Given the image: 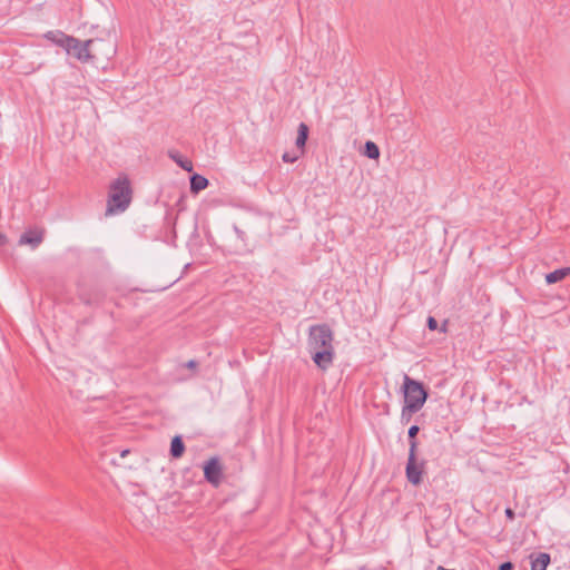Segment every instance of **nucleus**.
I'll return each instance as SVG.
<instances>
[{
  "label": "nucleus",
  "mask_w": 570,
  "mask_h": 570,
  "mask_svg": "<svg viewBox=\"0 0 570 570\" xmlns=\"http://www.w3.org/2000/svg\"><path fill=\"white\" fill-rule=\"evenodd\" d=\"M205 480L214 487H218L223 479V468L218 456L207 460L204 465Z\"/></svg>",
  "instance_id": "obj_6"
},
{
  "label": "nucleus",
  "mask_w": 570,
  "mask_h": 570,
  "mask_svg": "<svg viewBox=\"0 0 570 570\" xmlns=\"http://www.w3.org/2000/svg\"><path fill=\"white\" fill-rule=\"evenodd\" d=\"M132 198L130 180L126 175L117 177L109 186L106 215L125 212Z\"/></svg>",
  "instance_id": "obj_2"
},
{
  "label": "nucleus",
  "mask_w": 570,
  "mask_h": 570,
  "mask_svg": "<svg viewBox=\"0 0 570 570\" xmlns=\"http://www.w3.org/2000/svg\"><path fill=\"white\" fill-rule=\"evenodd\" d=\"M570 275V267H562L554 269L553 272H550L546 275V282L547 284H556L562 279H564L567 276Z\"/></svg>",
  "instance_id": "obj_13"
},
{
  "label": "nucleus",
  "mask_w": 570,
  "mask_h": 570,
  "mask_svg": "<svg viewBox=\"0 0 570 570\" xmlns=\"http://www.w3.org/2000/svg\"><path fill=\"white\" fill-rule=\"evenodd\" d=\"M234 232L236 233L237 237L242 240L245 239V232H243L239 227L234 226Z\"/></svg>",
  "instance_id": "obj_22"
},
{
  "label": "nucleus",
  "mask_w": 570,
  "mask_h": 570,
  "mask_svg": "<svg viewBox=\"0 0 570 570\" xmlns=\"http://www.w3.org/2000/svg\"><path fill=\"white\" fill-rule=\"evenodd\" d=\"M439 568H440L441 570H455V569H445V568H444V567H442V566H439Z\"/></svg>",
  "instance_id": "obj_27"
},
{
  "label": "nucleus",
  "mask_w": 570,
  "mask_h": 570,
  "mask_svg": "<svg viewBox=\"0 0 570 570\" xmlns=\"http://www.w3.org/2000/svg\"><path fill=\"white\" fill-rule=\"evenodd\" d=\"M333 341V331L328 324H315L309 327L308 353L315 365L322 371H326L333 364L335 357Z\"/></svg>",
  "instance_id": "obj_1"
},
{
  "label": "nucleus",
  "mask_w": 570,
  "mask_h": 570,
  "mask_svg": "<svg viewBox=\"0 0 570 570\" xmlns=\"http://www.w3.org/2000/svg\"><path fill=\"white\" fill-rule=\"evenodd\" d=\"M426 327L430 330V331H435L439 328V324H438V321L435 317L433 316H429L426 318Z\"/></svg>",
  "instance_id": "obj_18"
},
{
  "label": "nucleus",
  "mask_w": 570,
  "mask_h": 570,
  "mask_svg": "<svg viewBox=\"0 0 570 570\" xmlns=\"http://www.w3.org/2000/svg\"><path fill=\"white\" fill-rule=\"evenodd\" d=\"M168 156L184 170H193V163L189 159L184 158L177 150H169Z\"/></svg>",
  "instance_id": "obj_14"
},
{
  "label": "nucleus",
  "mask_w": 570,
  "mask_h": 570,
  "mask_svg": "<svg viewBox=\"0 0 570 570\" xmlns=\"http://www.w3.org/2000/svg\"><path fill=\"white\" fill-rule=\"evenodd\" d=\"M115 48L112 46H110V49L108 50V52H106V57L109 58L110 56H112L115 53Z\"/></svg>",
  "instance_id": "obj_26"
},
{
  "label": "nucleus",
  "mask_w": 570,
  "mask_h": 570,
  "mask_svg": "<svg viewBox=\"0 0 570 570\" xmlns=\"http://www.w3.org/2000/svg\"><path fill=\"white\" fill-rule=\"evenodd\" d=\"M45 238V229L29 228L20 235L18 240L19 245H29L31 248H37Z\"/></svg>",
  "instance_id": "obj_7"
},
{
  "label": "nucleus",
  "mask_w": 570,
  "mask_h": 570,
  "mask_svg": "<svg viewBox=\"0 0 570 570\" xmlns=\"http://www.w3.org/2000/svg\"><path fill=\"white\" fill-rule=\"evenodd\" d=\"M186 450L181 435H175L170 442L169 454L173 459H179Z\"/></svg>",
  "instance_id": "obj_10"
},
{
  "label": "nucleus",
  "mask_w": 570,
  "mask_h": 570,
  "mask_svg": "<svg viewBox=\"0 0 570 570\" xmlns=\"http://www.w3.org/2000/svg\"><path fill=\"white\" fill-rule=\"evenodd\" d=\"M282 159L284 163L293 164L298 159V156L286 151L283 154Z\"/></svg>",
  "instance_id": "obj_19"
},
{
  "label": "nucleus",
  "mask_w": 570,
  "mask_h": 570,
  "mask_svg": "<svg viewBox=\"0 0 570 570\" xmlns=\"http://www.w3.org/2000/svg\"><path fill=\"white\" fill-rule=\"evenodd\" d=\"M209 185V180L200 174L194 173L189 177V188L193 194H198L199 191L206 189Z\"/></svg>",
  "instance_id": "obj_9"
},
{
  "label": "nucleus",
  "mask_w": 570,
  "mask_h": 570,
  "mask_svg": "<svg viewBox=\"0 0 570 570\" xmlns=\"http://www.w3.org/2000/svg\"><path fill=\"white\" fill-rule=\"evenodd\" d=\"M363 155L376 160L380 157V148L374 141L367 140L363 146Z\"/></svg>",
  "instance_id": "obj_16"
},
{
  "label": "nucleus",
  "mask_w": 570,
  "mask_h": 570,
  "mask_svg": "<svg viewBox=\"0 0 570 570\" xmlns=\"http://www.w3.org/2000/svg\"><path fill=\"white\" fill-rule=\"evenodd\" d=\"M504 514H505L507 519H509L511 521L514 520V518H515V512L511 508H507L504 510Z\"/></svg>",
  "instance_id": "obj_21"
},
{
  "label": "nucleus",
  "mask_w": 570,
  "mask_h": 570,
  "mask_svg": "<svg viewBox=\"0 0 570 570\" xmlns=\"http://www.w3.org/2000/svg\"><path fill=\"white\" fill-rule=\"evenodd\" d=\"M127 453H128V450H125V451H122L121 455L125 456V455H127Z\"/></svg>",
  "instance_id": "obj_28"
},
{
  "label": "nucleus",
  "mask_w": 570,
  "mask_h": 570,
  "mask_svg": "<svg viewBox=\"0 0 570 570\" xmlns=\"http://www.w3.org/2000/svg\"><path fill=\"white\" fill-rule=\"evenodd\" d=\"M185 366H186L187 368L194 370V368H196V367L198 366V362H197L196 360H189V361L185 364Z\"/></svg>",
  "instance_id": "obj_23"
},
{
  "label": "nucleus",
  "mask_w": 570,
  "mask_h": 570,
  "mask_svg": "<svg viewBox=\"0 0 570 570\" xmlns=\"http://www.w3.org/2000/svg\"><path fill=\"white\" fill-rule=\"evenodd\" d=\"M402 393L405 409L412 412H419L429 397V389L417 380L404 374Z\"/></svg>",
  "instance_id": "obj_3"
},
{
  "label": "nucleus",
  "mask_w": 570,
  "mask_h": 570,
  "mask_svg": "<svg viewBox=\"0 0 570 570\" xmlns=\"http://www.w3.org/2000/svg\"><path fill=\"white\" fill-rule=\"evenodd\" d=\"M67 42L68 55L73 56L77 60L81 62H89L97 59L96 53L91 50V47L96 43H102V39H88L86 41H81L78 38L71 36V38L65 39Z\"/></svg>",
  "instance_id": "obj_4"
},
{
  "label": "nucleus",
  "mask_w": 570,
  "mask_h": 570,
  "mask_svg": "<svg viewBox=\"0 0 570 570\" xmlns=\"http://www.w3.org/2000/svg\"><path fill=\"white\" fill-rule=\"evenodd\" d=\"M426 461H417V453H409L405 466V475L409 483L420 485L423 482Z\"/></svg>",
  "instance_id": "obj_5"
},
{
  "label": "nucleus",
  "mask_w": 570,
  "mask_h": 570,
  "mask_svg": "<svg viewBox=\"0 0 570 570\" xmlns=\"http://www.w3.org/2000/svg\"><path fill=\"white\" fill-rule=\"evenodd\" d=\"M514 566L510 561H505L499 566V570H513Z\"/></svg>",
  "instance_id": "obj_20"
},
{
  "label": "nucleus",
  "mask_w": 570,
  "mask_h": 570,
  "mask_svg": "<svg viewBox=\"0 0 570 570\" xmlns=\"http://www.w3.org/2000/svg\"><path fill=\"white\" fill-rule=\"evenodd\" d=\"M436 570H441V569L438 567V569H436Z\"/></svg>",
  "instance_id": "obj_29"
},
{
  "label": "nucleus",
  "mask_w": 570,
  "mask_h": 570,
  "mask_svg": "<svg viewBox=\"0 0 570 570\" xmlns=\"http://www.w3.org/2000/svg\"><path fill=\"white\" fill-rule=\"evenodd\" d=\"M441 333H446L448 331V320H445L442 325L438 328Z\"/></svg>",
  "instance_id": "obj_25"
},
{
  "label": "nucleus",
  "mask_w": 570,
  "mask_h": 570,
  "mask_svg": "<svg viewBox=\"0 0 570 570\" xmlns=\"http://www.w3.org/2000/svg\"><path fill=\"white\" fill-rule=\"evenodd\" d=\"M309 128L305 122H301L297 128V137L295 145L298 149L302 150V154L304 153L306 141L308 139Z\"/></svg>",
  "instance_id": "obj_11"
},
{
  "label": "nucleus",
  "mask_w": 570,
  "mask_h": 570,
  "mask_svg": "<svg viewBox=\"0 0 570 570\" xmlns=\"http://www.w3.org/2000/svg\"><path fill=\"white\" fill-rule=\"evenodd\" d=\"M416 412H412V411H409L405 409V405L402 406V411H401V422L402 423H409L413 416V414H415Z\"/></svg>",
  "instance_id": "obj_17"
},
{
  "label": "nucleus",
  "mask_w": 570,
  "mask_h": 570,
  "mask_svg": "<svg viewBox=\"0 0 570 570\" xmlns=\"http://www.w3.org/2000/svg\"><path fill=\"white\" fill-rule=\"evenodd\" d=\"M7 242H8L7 236L0 232V247L4 246L7 244Z\"/></svg>",
  "instance_id": "obj_24"
},
{
  "label": "nucleus",
  "mask_w": 570,
  "mask_h": 570,
  "mask_svg": "<svg viewBox=\"0 0 570 570\" xmlns=\"http://www.w3.org/2000/svg\"><path fill=\"white\" fill-rule=\"evenodd\" d=\"M420 432V426L414 424V425H411L409 428V431H407V439H409V445H410V449H409V453H417V446H419V442H417V434Z\"/></svg>",
  "instance_id": "obj_15"
},
{
  "label": "nucleus",
  "mask_w": 570,
  "mask_h": 570,
  "mask_svg": "<svg viewBox=\"0 0 570 570\" xmlns=\"http://www.w3.org/2000/svg\"><path fill=\"white\" fill-rule=\"evenodd\" d=\"M45 38L49 41H51L52 43L63 48L65 50H67V45H66V38H71V36L69 35H66L65 32L62 31H48L46 35H45Z\"/></svg>",
  "instance_id": "obj_12"
},
{
  "label": "nucleus",
  "mask_w": 570,
  "mask_h": 570,
  "mask_svg": "<svg viewBox=\"0 0 570 570\" xmlns=\"http://www.w3.org/2000/svg\"><path fill=\"white\" fill-rule=\"evenodd\" d=\"M529 559L531 570H547L551 562V556L548 552H532Z\"/></svg>",
  "instance_id": "obj_8"
}]
</instances>
